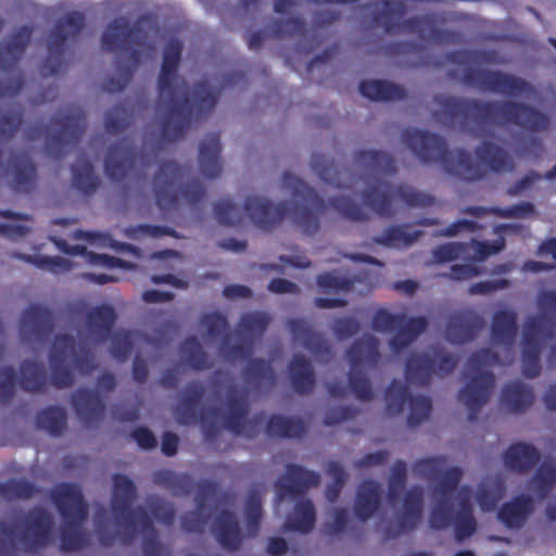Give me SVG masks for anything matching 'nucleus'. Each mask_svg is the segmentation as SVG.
Here are the masks:
<instances>
[{
  "label": "nucleus",
  "instance_id": "obj_2",
  "mask_svg": "<svg viewBox=\"0 0 556 556\" xmlns=\"http://www.w3.org/2000/svg\"><path fill=\"white\" fill-rule=\"evenodd\" d=\"M92 264L99 268H103V271H92L90 276L98 283H105L111 280H116L118 277L115 274V269L123 265L119 260H114L105 255H92L90 254Z\"/></svg>",
  "mask_w": 556,
  "mask_h": 556
},
{
  "label": "nucleus",
  "instance_id": "obj_19",
  "mask_svg": "<svg viewBox=\"0 0 556 556\" xmlns=\"http://www.w3.org/2000/svg\"><path fill=\"white\" fill-rule=\"evenodd\" d=\"M325 280H326V278H323V280H321V285H324V286H326V287H332V285H331L330 282H327V281H325Z\"/></svg>",
  "mask_w": 556,
  "mask_h": 556
},
{
  "label": "nucleus",
  "instance_id": "obj_17",
  "mask_svg": "<svg viewBox=\"0 0 556 556\" xmlns=\"http://www.w3.org/2000/svg\"><path fill=\"white\" fill-rule=\"evenodd\" d=\"M529 266H530V268L532 270H539L540 269V264H536V263L530 264Z\"/></svg>",
  "mask_w": 556,
  "mask_h": 556
},
{
  "label": "nucleus",
  "instance_id": "obj_3",
  "mask_svg": "<svg viewBox=\"0 0 556 556\" xmlns=\"http://www.w3.org/2000/svg\"><path fill=\"white\" fill-rule=\"evenodd\" d=\"M64 498L58 500V505L65 517L73 516L80 519L85 514V508L80 493L77 490L65 489Z\"/></svg>",
  "mask_w": 556,
  "mask_h": 556
},
{
  "label": "nucleus",
  "instance_id": "obj_10",
  "mask_svg": "<svg viewBox=\"0 0 556 556\" xmlns=\"http://www.w3.org/2000/svg\"><path fill=\"white\" fill-rule=\"evenodd\" d=\"M178 60V50L175 48L170 51H168L165 55L164 60V70H168L177 63Z\"/></svg>",
  "mask_w": 556,
  "mask_h": 556
},
{
  "label": "nucleus",
  "instance_id": "obj_18",
  "mask_svg": "<svg viewBox=\"0 0 556 556\" xmlns=\"http://www.w3.org/2000/svg\"><path fill=\"white\" fill-rule=\"evenodd\" d=\"M455 556H473L472 553L470 552H462V553H458L457 555Z\"/></svg>",
  "mask_w": 556,
  "mask_h": 556
},
{
  "label": "nucleus",
  "instance_id": "obj_1",
  "mask_svg": "<svg viewBox=\"0 0 556 556\" xmlns=\"http://www.w3.org/2000/svg\"><path fill=\"white\" fill-rule=\"evenodd\" d=\"M75 240L84 244H64L62 248L66 253L79 254L88 248H115L114 241L106 235L78 231L74 235Z\"/></svg>",
  "mask_w": 556,
  "mask_h": 556
},
{
  "label": "nucleus",
  "instance_id": "obj_20",
  "mask_svg": "<svg viewBox=\"0 0 556 556\" xmlns=\"http://www.w3.org/2000/svg\"><path fill=\"white\" fill-rule=\"evenodd\" d=\"M168 281H170L172 283H175V285L178 283V280L174 279L173 277H168Z\"/></svg>",
  "mask_w": 556,
  "mask_h": 556
},
{
  "label": "nucleus",
  "instance_id": "obj_16",
  "mask_svg": "<svg viewBox=\"0 0 556 556\" xmlns=\"http://www.w3.org/2000/svg\"><path fill=\"white\" fill-rule=\"evenodd\" d=\"M254 205H255V206H256V205L258 206V202H254V204H253V205H250V206H249V211L251 212V215H252L253 217H255V210H254Z\"/></svg>",
  "mask_w": 556,
  "mask_h": 556
},
{
  "label": "nucleus",
  "instance_id": "obj_7",
  "mask_svg": "<svg viewBox=\"0 0 556 556\" xmlns=\"http://www.w3.org/2000/svg\"><path fill=\"white\" fill-rule=\"evenodd\" d=\"M135 440L138 444L144 448H149L154 445L155 440L152 433L147 429H139L134 434Z\"/></svg>",
  "mask_w": 556,
  "mask_h": 556
},
{
  "label": "nucleus",
  "instance_id": "obj_4",
  "mask_svg": "<svg viewBox=\"0 0 556 556\" xmlns=\"http://www.w3.org/2000/svg\"><path fill=\"white\" fill-rule=\"evenodd\" d=\"M362 93L372 100L391 99L396 94V88L380 80H366L361 86Z\"/></svg>",
  "mask_w": 556,
  "mask_h": 556
},
{
  "label": "nucleus",
  "instance_id": "obj_13",
  "mask_svg": "<svg viewBox=\"0 0 556 556\" xmlns=\"http://www.w3.org/2000/svg\"><path fill=\"white\" fill-rule=\"evenodd\" d=\"M542 253L551 254L554 258H556V240L546 243L543 247Z\"/></svg>",
  "mask_w": 556,
  "mask_h": 556
},
{
  "label": "nucleus",
  "instance_id": "obj_14",
  "mask_svg": "<svg viewBox=\"0 0 556 556\" xmlns=\"http://www.w3.org/2000/svg\"><path fill=\"white\" fill-rule=\"evenodd\" d=\"M466 526H467L466 531L459 532V534H458L460 538L466 536L473 531V525L470 520L466 521Z\"/></svg>",
  "mask_w": 556,
  "mask_h": 556
},
{
  "label": "nucleus",
  "instance_id": "obj_9",
  "mask_svg": "<svg viewBox=\"0 0 556 556\" xmlns=\"http://www.w3.org/2000/svg\"><path fill=\"white\" fill-rule=\"evenodd\" d=\"M286 547H287L286 542L280 539H274L268 544V551L273 555H278V554L285 552Z\"/></svg>",
  "mask_w": 556,
  "mask_h": 556
},
{
  "label": "nucleus",
  "instance_id": "obj_11",
  "mask_svg": "<svg viewBox=\"0 0 556 556\" xmlns=\"http://www.w3.org/2000/svg\"><path fill=\"white\" fill-rule=\"evenodd\" d=\"M292 285L286 280H274L270 283V289L275 292H287L291 290Z\"/></svg>",
  "mask_w": 556,
  "mask_h": 556
},
{
  "label": "nucleus",
  "instance_id": "obj_12",
  "mask_svg": "<svg viewBox=\"0 0 556 556\" xmlns=\"http://www.w3.org/2000/svg\"><path fill=\"white\" fill-rule=\"evenodd\" d=\"M144 298L147 301L155 302L168 298V294L159 291H149L144 294Z\"/></svg>",
  "mask_w": 556,
  "mask_h": 556
},
{
  "label": "nucleus",
  "instance_id": "obj_8",
  "mask_svg": "<svg viewBox=\"0 0 556 556\" xmlns=\"http://www.w3.org/2000/svg\"><path fill=\"white\" fill-rule=\"evenodd\" d=\"M177 445V438L174 434H165L163 438L162 450L165 454H174Z\"/></svg>",
  "mask_w": 556,
  "mask_h": 556
},
{
  "label": "nucleus",
  "instance_id": "obj_5",
  "mask_svg": "<svg viewBox=\"0 0 556 556\" xmlns=\"http://www.w3.org/2000/svg\"><path fill=\"white\" fill-rule=\"evenodd\" d=\"M295 521L292 528L302 532L308 531L314 523L313 508L309 503H304L295 511Z\"/></svg>",
  "mask_w": 556,
  "mask_h": 556
},
{
  "label": "nucleus",
  "instance_id": "obj_6",
  "mask_svg": "<svg viewBox=\"0 0 556 556\" xmlns=\"http://www.w3.org/2000/svg\"><path fill=\"white\" fill-rule=\"evenodd\" d=\"M526 513L519 503L506 505L500 513L501 519L509 527H517Z\"/></svg>",
  "mask_w": 556,
  "mask_h": 556
},
{
  "label": "nucleus",
  "instance_id": "obj_15",
  "mask_svg": "<svg viewBox=\"0 0 556 556\" xmlns=\"http://www.w3.org/2000/svg\"><path fill=\"white\" fill-rule=\"evenodd\" d=\"M521 451H522V452H525L526 454H529V452H530V451H529V448H528V447H526V446H517V447H515L511 452H513L514 454H518V453H519V452H521Z\"/></svg>",
  "mask_w": 556,
  "mask_h": 556
}]
</instances>
